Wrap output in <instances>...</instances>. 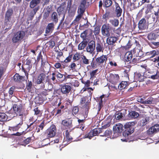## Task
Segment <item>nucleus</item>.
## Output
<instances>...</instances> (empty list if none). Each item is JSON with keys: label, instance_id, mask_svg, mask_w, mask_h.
<instances>
[{"label": "nucleus", "instance_id": "obj_33", "mask_svg": "<svg viewBox=\"0 0 159 159\" xmlns=\"http://www.w3.org/2000/svg\"><path fill=\"white\" fill-rule=\"evenodd\" d=\"M82 62L85 64L88 65L89 64V60L84 55H82L81 57Z\"/></svg>", "mask_w": 159, "mask_h": 159}, {"label": "nucleus", "instance_id": "obj_5", "mask_svg": "<svg viewBox=\"0 0 159 159\" xmlns=\"http://www.w3.org/2000/svg\"><path fill=\"white\" fill-rule=\"evenodd\" d=\"M47 133L49 137H52L56 134V128L54 125H52L47 130Z\"/></svg>", "mask_w": 159, "mask_h": 159}, {"label": "nucleus", "instance_id": "obj_16", "mask_svg": "<svg viewBox=\"0 0 159 159\" xmlns=\"http://www.w3.org/2000/svg\"><path fill=\"white\" fill-rule=\"evenodd\" d=\"M54 29V25L52 23L49 24L46 28L45 32L46 33H48L52 32Z\"/></svg>", "mask_w": 159, "mask_h": 159}, {"label": "nucleus", "instance_id": "obj_36", "mask_svg": "<svg viewBox=\"0 0 159 159\" xmlns=\"http://www.w3.org/2000/svg\"><path fill=\"white\" fill-rule=\"evenodd\" d=\"M84 6L83 5L80 4L79 7L78 12L79 13L83 14L84 11Z\"/></svg>", "mask_w": 159, "mask_h": 159}, {"label": "nucleus", "instance_id": "obj_64", "mask_svg": "<svg viewBox=\"0 0 159 159\" xmlns=\"http://www.w3.org/2000/svg\"><path fill=\"white\" fill-rule=\"evenodd\" d=\"M97 64L95 63L94 62H93V63H91V66L95 68L97 66Z\"/></svg>", "mask_w": 159, "mask_h": 159}, {"label": "nucleus", "instance_id": "obj_11", "mask_svg": "<svg viewBox=\"0 0 159 159\" xmlns=\"http://www.w3.org/2000/svg\"><path fill=\"white\" fill-rule=\"evenodd\" d=\"M22 109V106L21 105H18L15 104L13 106V110L15 113L17 115H19L20 116L21 115L20 114V111Z\"/></svg>", "mask_w": 159, "mask_h": 159}, {"label": "nucleus", "instance_id": "obj_28", "mask_svg": "<svg viewBox=\"0 0 159 159\" xmlns=\"http://www.w3.org/2000/svg\"><path fill=\"white\" fill-rule=\"evenodd\" d=\"M8 120L7 116L4 113H0V121H4Z\"/></svg>", "mask_w": 159, "mask_h": 159}, {"label": "nucleus", "instance_id": "obj_27", "mask_svg": "<svg viewBox=\"0 0 159 159\" xmlns=\"http://www.w3.org/2000/svg\"><path fill=\"white\" fill-rule=\"evenodd\" d=\"M96 50L98 53L103 52L104 50L103 45L99 43H97L96 47Z\"/></svg>", "mask_w": 159, "mask_h": 159}, {"label": "nucleus", "instance_id": "obj_13", "mask_svg": "<svg viewBox=\"0 0 159 159\" xmlns=\"http://www.w3.org/2000/svg\"><path fill=\"white\" fill-rule=\"evenodd\" d=\"M12 13V11L11 10H8L6 12L5 15V21L6 23L10 22L11 16Z\"/></svg>", "mask_w": 159, "mask_h": 159}, {"label": "nucleus", "instance_id": "obj_52", "mask_svg": "<svg viewBox=\"0 0 159 159\" xmlns=\"http://www.w3.org/2000/svg\"><path fill=\"white\" fill-rule=\"evenodd\" d=\"M92 132H93L94 136L97 135L98 133V131L97 129H93Z\"/></svg>", "mask_w": 159, "mask_h": 159}, {"label": "nucleus", "instance_id": "obj_60", "mask_svg": "<svg viewBox=\"0 0 159 159\" xmlns=\"http://www.w3.org/2000/svg\"><path fill=\"white\" fill-rule=\"evenodd\" d=\"M76 66V64L74 63H73L70 65V67L72 69H74Z\"/></svg>", "mask_w": 159, "mask_h": 159}, {"label": "nucleus", "instance_id": "obj_22", "mask_svg": "<svg viewBox=\"0 0 159 159\" xmlns=\"http://www.w3.org/2000/svg\"><path fill=\"white\" fill-rule=\"evenodd\" d=\"M41 0H32L30 3V6L31 8H34L37 4L40 3Z\"/></svg>", "mask_w": 159, "mask_h": 159}, {"label": "nucleus", "instance_id": "obj_8", "mask_svg": "<svg viewBox=\"0 0 159 159\" xmlns=\"http://www.w3.org/2000/svg\"><path fill=\"white\" fill-rule=\"evenodd\" d=\"M159 131V125H155L150 128L147 131V133L149 134H152Z\"/></svg>", "mask_w": 159, "mask_h": 159}, {"label": "nucleus", "instance_id": "obj_53", "mask_svg": "<svg viewBox=\"0 0 159 159\" xmlns=\"http://www.w3.org/2000/svg\"><path fill=\"white\" fill-rule=\"evenodd\" d=\"M34 111L35 112V113H34L36 115H37L39 114L40 112V111H39L38 110V108H35L34 110Z\"/></svg>", "mask_w": 159, "mask_h": 159}, {"label": "nucleus", "instance_id": "obj_48", "mask_svg": "<svg viewBox=\"0 0 159 159\" xmlns=\"http://www.w3.org/2000/svg\"><path fill=\"white\" fill-rule=\"evenodd\" d=\"M83 14H81V13H79V14L76 16V18L75 19V20L76 21H78L82 16V15Z\"/></svg>", "mask_w": 159, "mask_h": 159}, {"label": "nucleus", "instance_id": "obj_61", "mask_svg": "<svg viewBox=\"0 0 159 159\" xmlns=\"http://www.w3.org/2000/svg\"><path fill=\"white\" fill-rule=\"evenodd\" d=\"M110 120H108V121L107 122V123H106L105 124H104V126L105 127H109L110 125Z\"/></svg>", "mask_w": 159, "mask_h": 159}, {"label": "nucleus", "instance_id": "obj_40", "mask_svg": "<svg viewBox=\"0 0 159 159\" xmlns=\"http://www.w3.org/2000/svg\"><path fill=\"white\" fill-rule=\"evenodd\" d=\"M87 98L84 97L82 98L80 100V103L81 104H83L84 106L87 105L88 104V102H86Z\"/></svg>", "mask_w": 159, "mask_h": 159}, {"label": "nucleus", "instance_id": "obj_63", "mask_svg": "<svg viewBox=\"0 0 159 159\" xmlns=\"http://www.w3.org/2000/svg\"><path fill=\"white\" fill-rule=\"evenodd\" d=\"M152 44L156 46H159V42H153Z\"/></svg>", "mask_w": 159, "mask_h": 159}, {"label": "nucleus", "instance_id": "obj_17", "mask_svg": "<svg viewBox=\"0 0 159 159\" xmlns=\"http://www.w3.org/2000/svg\"><path fill=\"white\" fill-rule=\"evenodd\" d=\"M149 117L145 116L140 121V125L141 126H144L146 125L149 121Z\"/></svg>", "mask_w": 159, "mask_h": 159}, {"label": "nucleus", "instance_id": "obj_2", "mask_svg": "<svg viewBox=\"0 0 159 159\" xmlns=\"http://www.w3.org/2000/svg\"><path fill=\"white\" fill-rule=\"evenodd\" d=\"M95 43L94 41L92 40L90 41L86 48L87 52L92 55L94 54V51L95 49Z\"/></svg>", "mask_w": 159, "mask_h": 159}, {"label": "nucleus", "instance_id": "obj_6", "mask_svg": "<svg viewBox=\"0 0 159 159\" xmlns=\"http://www.w3.org/2000/svg\"><path fill=\"white\" fill-rule=\"evenodd\" d=\"M92 31L90 30H87L84 31L80 35V37L84 40L88 39L91 35Z\"/></svg>", "mask_w": 159, "mask_h": 159}, {"label": "nucleus", "instance_id": "obj_10", "mask_svg": "<svg viewBox=\"0 0 159 159\" xmlns=\"http://www.w3.org/2000/svg\"><path fill=\"white\" fill-rule=\"evenodd\" d=\"M138 27L139 29L143 30L146 29L147 27V24L146 20L144 19H142L139 22Z\"/></svg>", "mask_w": 159, "mask_h": 159}, {"label": "nucleus", "instance_id": "obj_38", "mask_svg": "<svg viewBox=\"0 0 159 159\" xmlns=\"http://www.w3.org/2000/svg\"><path fill=\"white\" fill-rule=\"evenodd\" d=\"M52 19L56 23L58 21L57 15L56 12H54L52 16Z\"/></svg>", "mask_w": 159, "mask_h": 159}, {"label": "nucleus", "instance_id": "obj_15", "mask_svg": "<svg viewBox=\"0 0 159 159\" xmlns=\"http://www.w3.org/2000/svg\"><path fill=\"white\" fill-rule=\"evenodd\" d=\"M20 123L15 127H9V129L10 130H12L13 131H16L18 130L19 128L20 127V126L22 124V120L23 118L22 117H21L20 118Z\"/></svg>", "mask_w": 159, "mask_h": 159}, {"label": "nucleus", "instance_id": "obj_54", "mask_svg": "<svg viewBox=\"0 0 159 159\" xmlns=\"http://www.w3.org/2000/svg\"><path fill=\"white\" fill-rule=\"evenodd\" d=\"M57 68H59L61 66L60 63H57L54 65Z\"/></svg>", "mask_w": 159, "mask_h": 159}, {"label": "nucleus", "instance_id": "obj_51", "mask_svg": "<svg viewBox=\"0 0 159 159\" xmlns=\"http://www.w3.org/2000/svg\"><path fill=\"white\" fill-rule=\"evenodd\" d=\"M14 89V88L13 87H11L10 88V89L9 91V92H8L9 94H10L11 95H12L13 94Z\"/></svg>", "mask_w": 159, "mask_h": 159}, {"label": "nucleus", "instance_id": "obj_41", "mask_svg": "<svg viewBox=\"0 0 159 159\" xmlns=\"http://www.w3.org/2000/svg\"><path fill=\"white\" fill-rule=\"evenodd\" d=\"M79 111V108L78 107L75 106L73 107L72 109V113L75 114H77Z\"/></svg>", "mask_w": 159, "mask_h": 159}, {"label": "nucleus", "instance_id": "obj_49", "mask_svg": "<svg viewBox=\"0 0 159 159\" xmlns=\"http://www.w3.org/2000/svg\"><path fill=\"white\" fill-rule=\"evenodd\" d=\"M104 95H102L100 96V98L101 99L100 102L99 103V111H100L101 109V107L102 105V98L104 97Z\"/></svg>", "mask_w": 159, "mask_h": 159}, {"label": "nucleus", "instance_id": "obj_47", "mask_svg": "<svg viewBox=\"0 0 159 159\" xmlns=\"http://www.w3.org/2000/svg\"><path fill=\"white\" fill-rule=\"evenodd\" d=\"M80 58V55L78 54H75L73 57V59L75 61L78 60Z\"/></svg>", "mask_w": 159, "mask_h": 159}, {"label": "nucleus", "instance_id": "obj_14", "mask_svg": "<svg viewBox=\"0 0 159 159\" xmlns=\"http://www.w3.org/2000/svg\"><path fill=\"white\" fill-rule=\"evenodd\" d=\"M71 89V87L69 85H65L63 86L61 88V91L63 93H68Z\"/></svg>", "mask_w": 159, "mask_h": 159}, {"label": "nucleus", "instance_id": "obj_62", "mask_svg": "<svg viewBox=\"0 0 159 159\" xmlns=\"http://www.w3.org/2000/svg\"><path fill=\"white\" fill-rule=\"evenodd\" d=\"M86 2V0H82L80 4L85 6Z\"/></svg>", "mask_w": 159, "mask_h": 159}, {"label": "nucleus", "instance_id": "obj_55", "mask_svg": "<svg viewBox=\"0 0 159 159\" xmlns=\"http://www.w3.org/2000/svg\"><path fill=\"white\" fill-rule=\"evenodd\" d=\"M66 137L68 140L69 141H70L71 139H72V137L70 136V135L68 134H66Z\"/></svg>", "mask_w": 159, "mask_h": 159}, {"label": "nucleus", "instance_id": "obj_57", "mask_svg": "<svg viewBox=\"0 0 159 159\" xmlns=\"http://www.w3.org/2000/svg\"><path fill=\"white\" fill-rule=\"evenodd\" d=\"M71 58V57H69L66 58V59L65 60V61L66 62H68L70 61Z\"/></svg>", "mask_w": 159, "mask_h": 159}, {"label": "nucleus", "instance_id": "obj_37", "mask_svg": "<svg viewBox=\"0 0 159 159\" xmlns=\"http://www.w3.org/2000/svg\"><path fill=\"white\" fill-rule=\"evenodd\" d=\"M148 38L149 40H155L156 39V35L154 33H151L148 35Z\"/></svg>", "mask_w": 159, "mask_h": 159}, {"label": "nucleus", "instance_id": "obj_29", "mask_svg": "<svg viewBox=\"0 0 159 159\" xmlns=\"http://www.w3.org/2000/svg\"><path fill=\"white\" fill-rule=\"evenodd\" d=\"M109 22L114 26L116 27L119 25V20L117 19H113L110 20Z\"/></svg>", "mask_w": 159, "mask_h": 159}, {"label": "nucleus", "instance_id": "obj_46", "mask_svg": "<svg viewBox=\"0 0 159 159\" xmlns=\"http://www.w3.org/2000/svg\"><path fill=\"white\" fill-rule=\"evenodd\" d=\"M32 86V84L31 82H29L27 84L26 88L28 90L30 91Z\"/></svg>", "mask_w": 159, "mask_h": 159}, {"label": "nucleus", "instance_id": "obj_30", "mask_svg": "<svg viewBox=\"0 0 159 159\" xmlns=\"http://www.w3.org/2000/svg\"><path fill=\"white\" fill-rule=\"evenodd\" d=\"M62 124L64 126L69 127L71 126V122L69 120H64L62 121Z\"/></svg>", "mask_w": 159, "mask_h": 159}, {"label": "nucleus", "instance_id": "obj_20", "mask_svg": "<svg viewBox=\"0 0 159 159\" xmlns=\"http://www.w3.org/2000/svg\"><path fill=\"white\" fill-rule=\"evenodd\" d=\"M139 116V113L135 111H132L129 112L128 115L129 118H135L138 117Z\"/></svg>", "mask_w": 159, "mask_h": 159}, {"label": "nucleus", "instance_id": "obj_1", "mask_svg": "<svg viewBox=\"0 0 159 159\" xmlns=\"http://www.w3.org/2000/svg\"><path fill=\"white\" fill-rule=\"evenodd\" d=\"M25 33L23 31L17 32L12 38V42L14 43H17L20 42L22 39Z\"/></svg>", "mask_w": 159, "mask_h": 159}, {"label": "nucleus", "instance_id": "obj_39", "mask_svg": "<svg viewBox=\"0 0 159 159\" xmlns=\"http://www.w3.org/2000/svg\"><path fill=\"white\" fill-rule=\"evenodd\" d=\"M123 117V114L122 113L119 112L115 116V118L117 120L121 119Z\"/></svg>", "mask_w": 159, "mask_h": 159}, {"label": "nucleus", "instance_id": "obj_3", "mask_svg": "<svg viewBox=\"0 0 159 159\" xmlns=\"http://www.w3.org/2000/svg\"><path fill=\"white\" fill-rule=\"evenodd\" d=\"M102 35L104 36L109 37L111 35V29L105 25L102 26L101 29Z\"/></svg>", "mask_w": 159, "mask_h": 159}, {"label": "nucleus", "instance_id": "obj_18", "mask_svg": "<svg viewBox=\"0 0 159 159\" xmlns=\"http://www.w3.org/2000/svg\"><path fill=\"white\" fill-rule=\"evenodd\" d=\"M115 6H116V13L117 16H120L122 12V9L119 7L118 3L116 2L115 3Z\"/></svg>", "mask_w": 159, "mask_h": 159}, {"label": "nucleus", "instance_id": "obj_35", "mask_svg": "<svg viewBox=\"0 0 159 159\" xmlns=\"http://www.w3.org/2000/svg\"><path fill=\"white\" fill-rule=\"evenodd\" d=\"M135 123L134 122H129L126 123L124 125L126 128L129 129V128L132 126H134L135 125Z\"/></svg>", "mask_w": 159, "mask_h": 159}, {"label": "nucleus", "instance_id": "obj_58", "mask_svg": "<svg viewBox=\"0 0 159 159\" xmlns=\"http://www.w3.org/2000/svg\"><path fill=\"white\" fill-rule=\"evenodd\" d=\"M56 75L57 77L58 78H61L63 77V75L59 73H57Z\"/></svg>", "mask_w": 159, "mask_h": 159}, {"label": "nucleus", "instance_id": "obj_4", "mask_svg": "<svg viewBox=\"0 0 159 159\" xmlns=\"http://www.w3.org/2000/svg\"><path fill=\"white\" fill-rule=\"evenodd\" d=\"M123 126L120 124H116L113 127V132L114 134L115 135V136L117 137L119 134L123 130Z\"/></svg>", "mask_w": 159, "mask_h": 159}, {"label": "nucleus", "instance_id": "obj_19", "mask_svg": "<svg viewBox=\"0 0 159 159\" xmlns=\"http://www.w3.org/2000/svg\"><path fill=\"white\" fill-rule=\"evenodd\" d=\"M117 40V38L116 37H109L107 39V42L110 45H112Z\"/></svg>", "mask_w": 159, "mask_h": 159}, {"label": "nucleus", "instance_id": "obj_34", "mask_svg": "<svg viewBox=\"0 0 159 159\" xmlns=\"http://www.w3.org/2000/svg\"><path fill=\"white\" fill-rule=\"evenodd\" d=\"M104 5L106 7H109L112 4V2L111 0H104Z\"/></svg>", "mask_w": 159, "mask_h": 159}, {"label": "nucleus", "instance_id": "obj_23", "mask_svg": "<svg viewBox=\"0 0 159 159\" xmlns=\"http://www.w3.org/2000/svg\"><path fill=\"white\" fill-rule=\"evenodd\" d=\"M132 57V54L130 52H128L125 53V60L127 61H129L131 59Z\"/></svg>", "mask_w": 159, "mask_h": 159}, {"label": "nucleus", "instance_id": "obj_32", "mask_svg": "<svg viewBox=\"0 0 159 159\" xmlns=\"http://www.w3.org/2000/svg\"><path fill=\"white\" fill-rule=\"evenodd\" d=\"M146 54L149 56L150 57H153L157 55V52L155 50H152L150 52H147Z\"/></svg>", "mask_w": 159, "mask_h": 159}, {"label": "nucleus", "instance_id": "obj_31", "mask_svg": "<svg viewBox=\"0 0 159 159\" xmlns=\"http://www.w3.org/2000/svg\"><path fill=\"white\" fill-rule=\"evenodd\" d=\"M87 43L85 42H82L79 45L78 48L79 50L83 49L87 45Z\"/></svg>", "mask_w": 159, "mask_h": 159}, {"label": "nucleus", "instance_id": "obj_26", "mask_svg": "<svg viewBox=\"0 0 159 159\" xmlns=\"http://www.w3.org/2000/svg\"><path fill=\"white\" fill-rule=\"evenodd\" d=\"M155 103L154 99L152 98H148L147 100L144 101V104H154Z\"/></svg>", "mask_w": 159, "mask_h": 159}, {"label": "nucleus", "instance_id": "obj_7", "mask_svg": "<svg viewBox=\"0 0 159 159\" xmlns=\"http://www.w3.org/2000/svg\"><path fill=\"white\" fill-rule=\"evenodd\" d=\"M133 132L132 130H131L130 129H127L123 133V136L124 138L121 139V141L123 142H127L128 140L127 138L128 136Z\"/></svg>", "mask_w": 159, "mask_h": 159}, {"label": "nucleus", "instance_id": "obj_12", "mask_svg": "<svg viewBox=\"0 0 159 159\" xmlns=\"http://www.w3.org/2000/svg\"><path fill=\"white\" fill-rule=\"evenodd\" d=\"M107 60V57L104 55H102L100 57H98L96 59V61L98 63L99 65L102 64L104 62H106Z\"/></svg>", "mask_w": 159, "mask_h": 159}, {"label": "nucleus", "instance_id": "obj_9", "mask_svg": "<svg viewBox=\"0 0 159 159\" xmlns=\"http://www.w3.org/2000/svg\"><path fill=\"white\" fill-rule=\"evenodd\" d=\"M110 81L112 84H114L117 82L119 79L118 75L111 74L108 77Z\"/></svg>", "mask_w": 159, "mask_h": 159}, {"label": "nucleus", "instance_id": "obj_59", "mask_svg": "<svg viewBox=\"0 0 159 159\" xmlns=\"http://www.w3.org/2000/svg\"><path fill=\"white\" fill-rule=\"evenodd\" d=\"M44 126V122H43L39 125V127L40 128L41 130H42L43 127Z\"/></svg>", "mask_w": 159, "mask_h": 159}, {"label": "nucleus", "instance_id": "obj_50", "mask_svg": "<svg viewBox=\"0 0 159 159\" xmlns=\"http://www.w3.org/2000/svg\"><path fill=\"white\" fill-rule=\"evenodd\" d=\"M137 101L139 102H140L144 104V97L142 98L141 97H139L137 98Z\"/></svg>", "mask_w": 159, "mask_h": 159}, {"label": "nucleus", "instance_id": "obj_42", "mask_svg": "<svg viewBox=\"0 0 159 159\" xmlns=\"http://www.w3.org/2000/svg\"><path fill=\"white\" fill-rule=\"evenodd\" d=\"M100 32V29L99 27H97L95 28L94 33L95 35L98 34Z\"/></svg>", "mask_w": 159, "mask_h": 159}, {"label": "nucleus", "instance_id": "obj_25", "mask_svg": "<svg viewBox=\"0 0 159 159\" xmlns=\"http://www.w3.org/2000/svg\"><path fill=\"white\" fill-rule=\"evenodd\" d=\"M128 85V83L127 81H122L118 86V88L120 89H125Z\"/></svg>", "mask_w": 159, "mask_h": 159}, {"label": "nucleus", "instance_id": "obj_56", "mask_svg": "<svg viewBox=\"0 0 159 159\" xmlns=\"http://www.w3.org/2000/svg\"><path fill=\"white\" fill-rule=\"evenodd\" d=\"M109 64L111 66H117V64L116 62H112V61H110Z\"/></svg>", "mask_w": 159, "mask_h": 159}, {"label": "nucleus", "instance_id": "obj_43", "mask_svg": "<svg viewBox=\"0 0 159 159\" xmlns=\"http://www.w3.org/2000/svg\"><path fill=\"white\" fill-rule=\"evenodd\" d=\"M37 11V9L36 8L33 9L30 14V16L33 17L34 15L36 14Z\"/></svg>", "mask_w": 159, "mask_h": 159}, {"label": "nucleus", "instance_id": "obj_45", "mask_svg": "<svg viewBox=\"0 0 159 159\" xmlns=\"http://www.w3.org/2000/svg\"><path fill=\"white\" fill-rule=\"evenodd\" d=\"M149 2V0H140L139 3V5L141 6L145 2L148 3Z\"/></svg>", "mask_w": 159, "mask_h": 159}, {"label": "nucleus", "instance_id": "obj_21", "mask_svg": "<svg viewBox=\"0 0 159 159\" xmlns=\"http://www.w3.org/2000/svg\"><path fill=\"white\" fill-rule=\"evenodd\" d=\"M25 77L20 76L17 74H16L14 76V80L15 81L19 82L25 80Z\"/></svg>", "mask_w": 159, "mask_h": 159}, {"label": "nucleus", "instance_id": "obj_24", "mask_svg": "<svg viewBox=\"0 0 159 159\" xmlns=\"http://www.w3.org/2000/svg\"><path fill=\"white\" fill-rule=\"evenodd\" d=\"M45 77V75L43 74H40L39 76H38V78L36 80V83L37 84H40L41 83L44 79Z\"/></svg>", "mask_w": 159, "mask_h": 159}, {"label": "nucleus", "instance_id": "obj_44", "mask_svg": "<svg viewBox=\"0 0 159 159\" xmlns=\"http://www.w3.org/2000/svg\"><path fill=\"white\" fill-rule=\"evenodd\" d=\"M93 136H94V135L93 132L92 131L89 133V134L88 135H85L84 138H89V139H90Z\"/></svg>", "mask_w": 159, "mask_h": 159}]
</instances>
